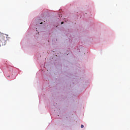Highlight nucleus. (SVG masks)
Masks as SVG:
<instances>
[{
	"instance_id": "obj_1",
	"label": "nucleus",
	"mask_w": 130,
	"mask_h": 130,
	"mask_svg": "<svg viewBox=\"0 0 130 130\" xmlns=\"http://www.w3.org/2000/svg\"><path fill=\"white\" fill-rule=\"evenodd\" d=\"M7 44V39L4 35L0 34V46Z\"/></svg>"
},
{
	"instance_id": "obj_2",
	"label": "nucleus",
	"mask_w": 130,
	"mask_h": 130,
	"mask_svg": "<svg viewBox=\"0 0 130 130\" xmlns=\"http://www.w3.org/2000/svg\"><path fill=\"white\" fill-rule=\"evenodd\" d=\"M81 128H83V127H84V125L83 124L81 125Z\"/></svg>"
},
{
	"instance_id": "obj_3",
	"label": "nucleus",
	"mask_w": 130,
	"mask_h": 130,
	"mask_svg": "<svg viewBox=\"0 0 130 130\" xmlns=\"http://www.w3.org/2000/svg\"><path fill=\"white\" fill-rule=\"evenodd\" d=\"M61 24H63V22H61Z\"/></svg>"
},
{
	"instance_id": "obj_4",
	"label": "nucleus",
	"mask_w": 130,
	"mask_h": 130,
	"mask_svg": "<svg viewBox=\"0 0 130 130\" xmlns=\"http://www.w3.org/2000/svg\"><path fill=\"white\" fill-rule=\"evenodd\" d=\"M8 78H10V76H8Z\"/></svg>"
},
{
	"instance_id": "obj_5",
	"label": "nucleus",
	"mask_w": 130,
	"mask_h": 130,
	"mask_svg": "<svg viewBox=\"0 0 130 130\" xmlns=\"http://www.w3.org/2000/svg\"><path fill=\"white\" fill-rule=\"evenodd\" d=\"M40 24H42V22H41Z\"/></svg>"
}]
</instances>
